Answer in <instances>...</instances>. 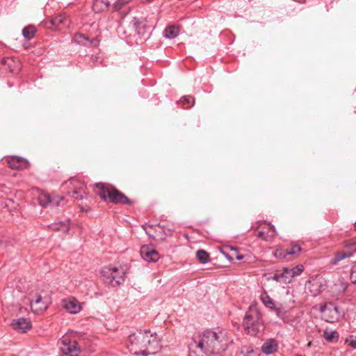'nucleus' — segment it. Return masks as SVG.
I'll return each mask as SVG.
<instances>
[{
    "label": "nucleus",
    "instance_id": "nucleus-1",
    "mask_svg": "<svg viewBox=\"0 0 356 356\" xmlns=\"http://www.w3.org/2000/svg\"><path fill=\"white\" fill-rule=\"evenodd\" d=\"M127 347L133 355L147 356L154 354L159 349L160 345L156 334L145 330L130 334Z\"/></svg>",
    "mask_w": 356,
    "mask_h": 356
},
{
    "label": "nucleus",
    "instance_id": "nucleus-2",
    "mask_svg": "<svg viewBox=\"0 0 356 356\" xmlns=\"http://www.w3.org/2000/svg\"><path fill=\"white\" fill-rule=\"evenodd\" d=\"M225 336L222 332H216L212 330L203 332L197 341V351L204 354V356H208L224 350L225 348L222 341Z\"/></svg>",
    "mask_w": 356,
    "mask_h": 356
},
{
    "label": "nucleus",
    "instance_id": "nucleus-3",
    "mask_svg": "<svg viewBox=\"0 0 356 356\" xmlns=\"http://www.w3.org/2000/svg\"><path fill=\"white\" fill-rule=\"evenodd\" d=\"M245 332L252 336L256 335L263 329L261 314L257 304L252 303L247 311L243 323Z\"/></svg>",
    "mask_w": 356,
    "mask_h": 356
},
{
    "label": "nucleus",
    "instance_id": "nucleus-4",
    "mask_svg": "<svg viewBox=\"0 0 356 356\" xmlns=\"http://www.w3.org/2000/svg\"><path fill=\"white\" fill-rule=\"evenodd\" d=\"M103 282L112 286H117L124 281V271L122 268L104 267L101 272Z\"/></svg>",
    "mask_w": 356,
    "mask_h": 356
},
{
    "label": "nucleus",
    "instance_id": "nucleus-5",
    "mask_svg": "<svg viewBox=\"0 0 356 356\" xmlns=\"http://www.w3.org/2000/svg\"><path fill=\"white\" fill-rule=\"evenodd\" d=\"M322 318L327 322L334 323L337 321L341 316V313L338 307L332 302L326 303L321 308Z\"/></svg>",
    "mask_w": 356,
    "mask_h": 356
},
{
    "label": "nucleus",
    "instance_id": "nucleus-6",
    "mask_svg": "<svg viewBox=\"0 0 356 356\" xmlns=\"http://www.w3.org/2000/svg\"><path fill=\"white\" fill-rule=\"evenodd\" d=\"M304 270V266L302 264L297 265L292 268H285L282 272L281 283H290L296 276L300 275Z\"/></svg>",
    "mask_w": 356,
    "mask_h": 356
},
{
    "label": "nucleus",
    "instance_id": "nucleus-7",
    "mask_svg": "<svg viewBox=\"0 0 356 356\" xmlns=\"http://www.w3.org/2000/svg\"><path fill=\"white\" fill-rule=\"evenodd\" d=\"M69 184L73 187V189L68 191V194L76 200H82L86 194V185L77 179L70 180Z\"/></svg>",
    "mask_w": 356,
    "mask_h": 356
},
{
    "label": "nucleus",
    "instance_id": "nucleus-8",
    "mask_svg": "<svg viewBox=\"0 0 356 356\" xmlns=\"http://www.w3.org/2000/svg\"><path fill=\"white\" fill-rule=\"evenodd\" d=\"M108 200L115 204H131V201L122 192L117 188L112 187L109 193Z\"/></svg>",
    "mask_w": 356,
    "mask_h": 356
},
{
    "label": "nucleus",
    "instance_id": "nucleus-9",
    "mask_svg": "<svg viewBox=\"0 0 356 356\" xmlns=\"http://www.w3.org/2000/svg\"><path fill=\"white\" fill-rule=\"evenodd\" d=\"M356 254V242L351 243L346 251L337 252L331 259L330 263L332 265L337 264L339 261L346 258L353 257Z\"/></svg>",
    "mask_w": 356,
    "mask_h": 356
},
{
    "label": "nucleus",
    "instance_id": "nucleus-10",
    "mask_svg": "<svg viewBox=\"0 0 356 356\" xmlns=\"http://www.w3.org/2000/svg\"><path fill=\"white\" fill-rule=\"evenodd\" d=\"M61 347L63 354L69 356H78L80 353V348L76 341L70 339H63Z\"/></svg>",
    "mask_w": 356,
    "mask_h": 356
},
{
    "label": "nucleus",
    "instance_id": "nucleus-11",
    "mask_svg": "<svg viewBox=\"0 0 356 356\" xmlns=\"http://www.w3.org/2000/svg\"><path fill=\"white\" fill-rule=\"evenodd\" d=\"M140 253L142 258L148 262H156L159 259L158 252L152 245H143Z\"/></svg>",
    "mask_w": 356,
    "mask_h": 356
},
{
    "label": "nucleus",
    "instance_id": "nucleus-12",
    "mask_svg": "<svg viewBox=\"0 0 356 356\" xmlns=\"http://www.w3.org/2000/svg\"><path fill=\"white\" fill-rule=\"evenodd\" d=\"M38 200L40 205L43 207H47L51 203L55 204L56 206H60L63 204V202H64L63 197L56 196L52 198L49 194L44 193L39 195Z\"/></svg>",
    "mask_w": 356,
    "mask_h": 356
},
{
    "label": "nucleus",
    "instance_id": "nucleus-13",
    "mask_svg": "<svg viewBox=\"0 0 356 356\" xmlns=\"http://www.w3.org/2000/svg\"><path fill=\"white\" fill-rule=\"evenodd\" d=\"M30 306L32 311L35 314H39L47 309V303L43 300L40 294H36L31 300Z\"/></svg>",
    "mask_w": 356,
    "mask_h": 356
},
{
    "label": "nucleus",
    "instance_id": "nucleus-14",
    "mask_svg": "<svg viewBox=\"0 0 356 356\" xmlns=\"http://www.w3.org/2000/svg\"><path fill=\"white\" fill-rule=\"evenodd\" d=\"M11 325L15 330L22 333L26 332L32 327L31 321L24 318L13 320Z\"/></svg>",
    "mask_w": 356,
    "mask_h": 356
},
{
    "label": "nucleus",
    "instance_id": "nucleus-15",
    "mask_svg": "<svg viewBox=\"0 0 356 356\" xmlns=\"http://www.w3.org/2000/svg\"><path fill=\"white\" fill-rule=\"evenodd\" d=\"M63 305L71 314H77L81 309L80 302L74 298H68L63 300Z\"/></svg>",
    "mask_w": 356,
    "mask_h": 356
},
{
    "label": "nucleus",
    "instance_id": "nucleus-16",
    "mask_svg": "<svg viewBox=\"0 0 356 356\" xmlns=\"http://www.w3.org/2000/svg\"><path fill=\"white\" fill-rule=\"evenodd\" d=\"M8 165L12 169L23 170L29 167L28 161L19 156H13L8 161Z\"/></svg>",
    "mask_w": 356,
    "mask_h": 356
},
{
    "label": "nucleus",
    "instance_id": "nucleus-17",
    "mask_svg": "<svg viewBox=\"0 0 356 356\" xmlns=\"http://www.w3.org/2000/svg\"><path fill=\"white\" fill-rule=\"evenodd\" d=\"M323 287L320 279L314 278L308 281L306 288L309 290L312 296L318 295Z\"/></svg>",
    "mask_w": 356,
    "mask_h": 356
},
{
    "label": "nucleus",
    "instance_id": "nucleus-18",
    "mask_svg": "<svg viewBox=\"0 0 356 356\" xmlns=\"http://www.w3.org/2000/svg\"><path fill=\"white\" fill-rule=\"evenodd\" d=\"M111 188L104 184L98 183L94 185V191L103 200L108 199L109 193L111 191Z\"/></svg>",
    "mask_w": 356,
    "mask_h": 356
},
{
    "label": "nucleus",
    "instance_id": "nucleus-19",
    "mask_svg": "<svg viewBox=\"0 0 356 356\" xmlns=\"http://www.w3.org/2000/svg\"><path fill=\"white\" fill-rule=\"evenodd\" d=\"M267 230H264V227L262 230L258 231L257 236L264 241H268L273 238L275 236V228L271 224L266 225Z\"/></svg>",
    "mask_w": 356,
    "mask_h": 356
},
{
    "label": "nucleus",
    "instance_id": "nucleus-20",
    "mask_svg": "<svg viewBox=\"0 0 356 356\" xmlns=\"http://www.w3.org/2000/svg\"><path fill=\"white\" fill-rule=\"evenodd\" d=\"M67 21V18L65 15H60L47 22L45 25L47 28L50 29L52 26H58L60 24H65Z\"/></svg>",
    "mask_w": 356,
    "mask_h": 356
},
{
    "label": "nucleus",
    "instance_id": "nucleus-21",
    "mask_svg": "<svg viewBox=\"0 0 356 356\" xmlns=\"http://www.w3.org/2000/svg\"><path fill=\"white\" fill-rule=\"evenodd\" d=\"M49 227L52 231H60L67 234L70 229L69 221L54 222L49 225Z\"/></svg>",
    "mask_w": 356,
    "mask_h": 356
},
{
    "label": "nucleus",
    "instance_id": "nucleus-22",
    "mask_svg": "<svg viewBox=\"0 0 356 356\" xmlns=\"http://www.w3.org/2000/svg\"><path fill=\"white\" fill-rule=\"evenodd\" d=\"M109 6L111 5L107 0H95L92 9L95 13H100L106 10Z\"/></svg>",
    "mask_w": 356,
    "mask_h": 356
},
{
    "label": "nucleus",
    "instance_id": "nucleus-23",
    "mask_svg": "<svg viewBox=\"0 0 356 356\" xmlns=\"http://www.w3.org/2000/svg\"><path fill=\"white\" fill-rule=\"evenodd\" d=\"M261 350L266 354H272L277 350V343L274 340H268L263 344Z\"/></svg>",
    "mask_w": 356,
    "mask_h": 356
},
{
    "label": "nucleus",
    "instance_id": "nucleus-24",
    "mask_svg": "<svg viewBox=\"0 0 356 356\" xmlns=\"http://www.w3.org/2000/svg\"><path fill=\"white\" fill-rule=\"evenodd\" d=\"M260 300L263 304L269 309H275V304L266 291H263L260 296Z\"/></svg>",
    "mask_w": 356,
    "mask_h": 356
},
{
    "label": "nucleus",
    "instance_id": "nucleus-25",
    "mask_svg": "<svg viewBox=\"0 0 356 356\" xmlns=\"http://www.w3.org/2000/svg\"><path fill=\"white\" fill-rule=\"evenodd\" d=\"M286 250L288 256L291 257L290 259H294L298 257L299 253L301 252L302 248L299 245L295 244L291 245L290 248H286Z\"/></svg>",
    "mask_w": 356,
    "mask_h": 356
},
{
    "label": "nucleus",
    "instance_id": "nucleus-26",
    "mask_svg": "<svg viewBox=\"0 0 356 356\" xmlns=\"http://www.w3.org/2000/svg\"><path fill=\"white\" fill-rule=\"evenodd\" d=\"M179 28L175 26H170L165 29V37L169 39L176 38L179 34Z\"/></svg>",
    "mask_w": 356,
    "mask_h": 356
},
{
    "label": "nucleus",
    "instance_id": "nucleus-27",
    "mask_svg": "<svg viewBox=\"0 0 356 356\" xmlns=\"http://www.w3.org/2000/svg\"><path fill=\"white\" fill-rule=\"evenodd\" d=\"M36 29L34 26H28L22 30L23 36L27 39L31 40L35 35Z\"/></svg>",
    "mask_w": 356,
    "mask_h": 356
},
{
    "label": "nucleus",
    "instance_id": "nucleus-28",
    "mask_svg": "<svg viewBox=\"0 0 356 356\" xmlns=\"http://www.w3.org/2000/svg\"><path fill=\"white\" fill-rule=\"evenodd\" d=\"M323 337L328 341H333L334 340L338 339L339 334L337 332L334 330H330L326 329L323 332Z\"/></svg>",
    "mask_w": 356,
    "mask_h": 356
},
{
    "label": "nucleus",
    "instance_id": "nucleus-29",
    "mask_svg": "<svg viewBox=\"0 0 356 356\" xmlns=\"http://www.w3.org/2000/svg\"><path fill=\"white\" fill-rule=\"evenodd\" d=\"M196 257L202 264H206L209 260V255L205 250H199L196 252Z\"/></svg>",
    "mask_w": 356,
    "mask_h": 356
},
{
    "label": "nucleus",
    "instance_id": "nucleus-30",
    "mask_svg": "<svg viewBox=\"0 0 356 356\" xmlns=\"http://www.w3.org/2000/svg\"><path fill=\"white\" fill-rule=\"evenodd\" d=\"M180 104L184 108H191L194 104V99L190 96L184 97L180 100Z\"/></svg>",
    "mask_w": 356,
    "mask_h": 356
},
{
    "label": "nucleus",
    "instance_id": "nucleus-31",
    "mask_svg": "<svg viewBox=\"0 0 356 356\" xmlns=\"http://www.w3.org/2000/svg\"><path fill=\"white\" fill-rule=\"evenodd\" d=\"M2 64L6 67V69L8 70L10 72L14 71L13 65H15V61L12 58H3L2 60Z\"/></svg>",
    "mask_w": 356,
    "mask_h": 356
},
{
    "label": "nucleus",
    "instance_id": "nucleus-32",
    "mask_svg": "<svg viewBox=\"0 0 356 356\" xmlns=\"http://www.w3.org/2000/svg\"><path fill=\"white\" fill-rule=\"evenodd\" d=\"M274 255L277 258L289 259V258H287V257L289 256L288 254H286V250L283 248L276 249V250L274 252Z\"/></svg>",
    "mask_w": 356,
    "mask_h": 356
},
{
    "label": "nucleus",
    "instance_id": "nucleus-33",
    "mask_svg": "<svg viewBox=\"0 0 356 356\" xmlns=\"http://www.w3.org/2000/svg\"><path fill=\"white\" fill-rule=\"evenodd\" d=\"M75 40L79 43H82L83 45H86V42H84L83 40L86 41V42H88L89 41L88 38L86 36H85L83 34H81V33L76 34Z\"/></svg>",
    "mask_w": 356,
    "mask_h": 356
},
{
    "label": "nucleus",
    "instance_id": "nucleus-34",
    "mask_svg": "<svg viewBox=\"0 0 356 356\" xmlns=\"http://www.w3.org/2000/svg\"><path fill=\"white\" fill-rule=\"evenodd\" d=\"M346 342L353 348H356V337L350 336Z\"/></svg>",
    "mask_w": 356,
    "mask_h": 356
},
{
    "label": "nucleus",
    "instance_id": "nucleus-35",
    "mask_svg": "<svg viewBox=\"0 0 356 356\" xmlns=\"http://www.w3.org/2000/svg\"><path fill=\"white\" fill-rule=\"evenodd\" d=\"M131 0H118L115 5V10L120 9L124 5L129 3Z\"/></svg>",
    "mask_w": 356,
    "mask_h": 356
},
{
    "label": "nucleus",
    "instance_id": "nucleus-36",
    "mask_svg": "<svg viewBox=\"0 0 356 356\" xmlns=\"http://www.w3.org/2000/svg\"><path fill=\"white\" fill-rule=\"evenodd\" d=\"M350 280L353 283L356 284V266H353L351 270Z\"/></svg>",
    "mask_w": 356,
    "mask_h": 356
},
{
    "label": "nucleus",
    "instance_id": "nucleus-37",
    "mask_svg": "<svg viewBox=\"0 0 356 356\" xmlns=\"http://www.w3.org/2000/svg\"><path fill=\"white\" fill-rule=\"evenodd\" d=\"M152 228V226H149L148 229H145L146 233L152 238H155L156 237H159V236L158 234L154 235L151 233L150 229Z\"/></svg>",
    "mask_w": 356,
    "mask_h": 356
},
{
    "label": "nucleus",
    "instance_id": "nucleus-38",
    "mask_svg": "<svg viewBox=\"0 0 356 356\" xmlns=\"http://www.w3.org/2000/svg\"><path fill=\"white\" fill-rule=\"evenodd\" d=\"M270 279L275 280L277 282H281L280 273H275L273 276H272L270 277Z\"/></svg>",
    "mask_w": 356,
    "mask_h": 356
},
{
    "label": "nucleus",
    "instance_id": "nucleus-39",
    "mask_svg": "<svg viewBox=\"0 0 356 356\" xmlns=\"http://www.w3.org/2000/svg\"><path fill=\"white\" fill-rule=\"evenodd\" d=\"M273 309L275 310L276 314L277 315V316L282 317V311L280 307H277L275 306V309Z\"/></svg>",
    "mask_w": 356,
    "mask_h": 356
},
{
    "label": "nucleus",
    "instance_id": "nucleus-40",
    "mask_svg": "<svg viewBox=\"0 0 356 356\" xmlns=\"http://www.w3.org/2000/svg\"><path fill=\"white\" fill-rule=\"evenodd\" d=\"M236 259H237L238 260H241V259H242L243 258V256H242V255H238V254H237V255H236Z\"/></svg>",
    "mask_w": 356,
    "mask_h": 356
},
{
    "label": "nucleus",
    "instance_id": "nucleus-41",
    "mask_svg": "<svg viewBox=\"0 0 356 356\" xmlns=\"http://www.w3.org/2000/svg\"><path fill=\"white\" fill-rule=\"evenodd\" d=\"M134 27H135V29L136 30L137 29V26H136V22H134Z\"/></svg>",
    "mask_w": 356,
    "mask_h": 356
},
{
    "label": "nucleus",
    "instance_id": "nucleus-42",
    "mask_svg": "<svg viewBox=\"0 0 356 356\" xmlns=\"http://www.w3.org/2000/svg\"><path fill=\"white\" fill-rule=\"evenodd\" d=\"M355 229H356V222L354 224Z\"/></svg>",
    "mask_w": 356,
    "mask_h": 356
}]
</instances>
